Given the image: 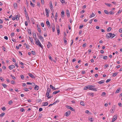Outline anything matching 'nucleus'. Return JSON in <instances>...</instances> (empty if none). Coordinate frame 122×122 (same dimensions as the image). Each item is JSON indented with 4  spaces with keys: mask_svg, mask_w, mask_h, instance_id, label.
I'll return each mask as SVG.
<instances>
[{
    "mask_svg": "<svg viewBox=\"0 0 122 122\" xmlns=\"http://www.w3.org/2000/svg\"><path fill=\"white\" fill-rule=\"evenodd\" d=\"M88 88L90 90H92L93 91H97V88H95V86L92 85H88Z\"/></svg>",
    "mask_w": 122,
    "mask_h": 122,
    "instance_id": "obj_1",
    "label": "nucleus"
},
{
    "mask_svg": "<svg viewBox=\"0 0 122 122\" xmlns=\"http://www.w3.org/2000/svg\"><path fill=\"white\" fill-rule=\"evenodd\" d=\"M115 36V35L114 34H112V33H108L106 35V37L108 38H112L114 37Z\"/></svg>",
    "mask_w": 122,
    "mask_h": 122,
    "instance_id": "obj_2",
    "label": "nucleus"
},
{
    "mask_svg": "<svg viewBox=\"0 0 122 122\" xmlns=\"http://www.w3.org/2000/svg\"><path fill=\"white\" fill-rule=\"evenodd\" d=\"M117 115H115L113 117L112 120L111 122H113L114 121L116 120L117 118Z\"/></svg>",
    "mask_w": 122,
    "mask_h": 122,
    "instance_id": "obj_3",
    "label": "nucleus"
},
{
    "mask_svg": "<svg viewBox=\"0 0 122 122\" xmlns=\"http://www.w3.org/2000/svg\"><path fill=\"white\" fill-rule=\"evenodd\" d=\"M38 37L39 39L41 40L42 42H43L44 41V40L43 37L40 35L39 36L38 35Z\"/></svg>",
    "mask_w": 122,
    "mask_h": 122,
    "instance_id": "obj_4",
    "label": "nucleus"
},
{
    "mask_svg": "<svg viewBox=\"0 0 122 122\" xmlns=\"http://www.w3.org/2000/svg\"><path fill=\"white\" fill-rule=\"evenodd\" d=\"M70 113L71 112L70 111H68L67 112L65 113L66 116V117L68 116H69V115L70 114Z\"/></svg>",
    "mask_w": 122,
    "mask_h": 122,
    "instance_id": "obj_5",
    "label": "nucleus"
},
{
    "mask_svg": "<svg viewBox=\"0 0 122 122\" xmlns=\"http://www.w3.org/2000/svg\"><path fill=\"white\" fill-rule=\"evenodd\" d=\"M15 67V66L13 65H12L9 66V67L10 70H11Z\"/></svg>",
    "mask_w": 122,
    "mask_h": 122,
    "instance_id": "obj_6",
    "label": "nucleus"
},
{
    "mask_svg": "<svg viewBox=\"0 0 122 122\" xmlns=\"http://www.w3.org/2000/svg\"><path fill=\"white\" fill-rule=\"evenodd\" d=\"M29 76L32 78H35V77L34 75L30 73H29L28 74Z\"/></svg>",
    "mask_w": 122,
    "mask_h": 122,
    "instance_id": "obj_7",
    "label": "nucleus"
},
{
    "mask_svg": "<svg viewBox=\"0 0 122 122\" xmlns=\"http://www.w3.org/2000/svg\"><path fill=\"white\" fill-rule=\"evenodd\" d=\"M45 10L46 11V15L47 16V17H48L49 16V12L48 11L47 8H46L45 9Z\"/></svg>",
    "mask_w": 122,
    "mask_h": 122,
    "instance_id": "obj_8",
    "label": "nucleus"
},
{
    "mask_svg": "<svg viewBox=\"0 0 122 122\" xmlns=\"http://www.w3.org/2000/svg\"><path fill=\"white\" fill-rule=\"evenodd\" d=\"M46 24L47 25V26L49 28L50 26V24L48 21H47L46 22Z\"/></svg>",
    "mask_w": 122,
    "mask_h": 122,
    "instance_id": "obj_9",
    "label": "nucleus"
},
{
    "mask_svg": "<svg viewBox=\"0 0 122 122\" xmlns=\"http://www.w3.org/2000/svg\"><path fill=\"white\" fill-rule=\"evenodd\" d=\"M51 44L50 42H48V44L47 45V48H49L51 46Z\"/></svg>",
    "mask_w": 122,
    "mask_h": 122,
    "instance_id": "obj_10",
    "label": "nucleus"
},
{
    "mask_svg": "<svg viewBox=\"0 0 122 122\" xmlns=\"http://www.w3.org/2000/svg\"><path fill=\"white\" fill-rule=\"evenodd\" d=\"M66 13L67 16L69 17L70 16V13L69 10H66Z\"/></svg>",
    "mask_w": 122,
    "mask_h": 122,
    "instance_id": "obj_11",
    "label": "nucleus"
},
{
    "mask_svg": "<svg viewBox=\"0 0 122 122\" xmlns=\"http://www.w3.org/2000/svg\"><path fill=\"white\" fill-rule=\"evenodd\" d=\"M33 37L35 39V40L36 41L37 40V38H36V33H33Z\"/></svg>",
    "mask_w": 122,
    "mask_h": 122,
    "instance_id": "obj_12",
    "label": "nucleus"
},
{
    "mask_svg": "<svg viewBox=\"0 0 122 122\" xmlns=\"http://www.w3.org/2000/svg\"><path fill=\"white\" fill-rule=\"evenodd\" d=\"M29 40L31 41V43H33L34 44V43L33 41V38L32 37H30L29 36Z\"/></svg>",
    "mask_w": 122,
    "mask_h": 122,
    "instance_id": "obj_13",
    "label": "nucleus"
},
{
    "mask_svg": "<svg viewBox=\"0 0 122 122\" xmlns=\"http://www.w3.org/2000/svg\"><path fill=\"white\" fill-rule=\"evenodd\" d=\"M25 13L26 17H27H27H28V20H29V18L28 15L27 14V12L26 11H25Z\"/></svg>",
    "mask_w": 122,
    "mask_h": 122,
    "instance_id": "obj_14",
    "label": "nucleus"
},
{
    "mask_svg": "<svg viewBox=\"0 0 122 122\" xmlns=\"http://www.w3.org/2000/svg\"><path fill=\"white\" fill-rule=\"evenodd\" d=\"M39 89V87L37 85H36L34 89L35 90H38Z\"/></svg>",
    "mask_w": 122,
    "mask_h": 122,
    "instance_id": "obj_15",
    "label": "nucleus"
},
{
    "mask_svg": "<svg viewBox=\"0 0 122 122\" xmlns=\"http://www.w3.org/2000/svg\"><path fill=\"white\" fill-rule=\"evenodd\" d=\"M104 82V80H102L101 81L97 82V83L99 84H102Z\"/></svg>",
    "mask_w": 122,
    "mask_h": 122,
    "instance_id": "obj_16",
    "label": "nucleus"
},
{
    "mask_svg": "<svg viewBox=\"0 0 122 122\" xmlns=\"http://www.w3.org/2000/svg\"><path fill=\"white\" fill-rule=\"evenodd\" d=\"M27 31L28 32V33H29V35H31V33L30 29H27Z\"/></svg>",
    "mask_w": 122,
    "mask_h": 122,
    "instance_id": "obj_17",
    "label": "nucleus"
},
{
    "mask_svg": "<svg viewBox=\"0 0 122 122\" xmlns=\"http://www.w3.org/2000/svg\"><path fill=\"white\" fill-rule=\"evenodd\" d=\"M38 41H40L38 39H37V40L36 41H35V44L37 45H39V41L38 42Z\"/></svg>",
    "mask_w": 122,
    "mask_h": 122,
    "instance_id": "obj_18",
    "label": "nucleus"
},
{
    "mask_svg": "<svg viewBox=\"0 0 122 122\" xmlns=\"http://www.w3.org/2000/svg\"><path fill=\"white\" fill-rule=\"evenodd\" d=\"M80 104L81 105L83 106H84L85 105V103L83 101L81 102L80 103Z\"/></svg>",
    "mask_w": 122,
    "mask_h": 122,
    "instance_id": "obj_19",
    "label": "nucleus"
},
{
    "mask_svg": "<svg viewBox=\"0 0 122 122\" xmlns=\"http://www.w3.org/2000/svg\"><path fill=\"white\" fill-rule=\"evenodd\" d=\"M50 7H51L50 9H51V8H53V5H52V2L51 1L50 2Z\"/></svg>",
    "mask_w": 122,
    "mask_h": 122,
    "instance_id": "obj_20",
    "label": "nucleus"
},
{
    "mask_svg": "<svg viewBox=\"0 0 122 122\" xmlns=\"http://www.w3.org/2000/svg\"><path fill=\"white\" fill-rule=\"evenodd\" d=\"M13 6L14 8L15 9L17 7V4L16 3H15L13 5Z\"/></svg>",
    "mask_w": 122,
    "mask_h": 122,
    "instance_id": "obj_21",
    "label": "nucleus"
},
{
    "mask_svg": "<svg viewBox=\"0 0 122 122\" xmlns=\"http://www.w3.org/2000/svg\"><path fill=\"white\" fill-rule=\"evenodd\" d=\"M88 95L89 96H92V97L94 95V93H88Z\"/></svg>",
    "mask_w": 122,
    "mask_h": 122,
    "instance_id": "obj_22",
    "label": "nucleus"
},
{
    "mask_svg": "<svg viewBox=\"0 0 122 122\" xmlns=\"http://www.w3.org/2000/svg\"><path fill=\"white\" fill-rule=\"evenodd\" d=\"M118 72H116L113 73V74L112 76L114 77L116 75H117L118 73Z\"/></svg>",
    "mask_w": 122,
    "mask_h": 122,
    "instance_id": "obj_23",
    "label": "nucleus"
},
{
    "mask_svg": "<svg viewBox=\"0 0 122 122\" xmlns=\"http://www.w3.org/2000/svg\"><path fill=\"white\" fill-rule=\"evenodd\" d=\"M44 104L43 105V106H47L48 105V103L47 102H44Z\"/></svg>",
    "mask_w": 122,
    "mask_h": 122,
    "instance_id": "obj_24",
    "label": "nucleus"
},
{
    "mask_svg": "<svg viewBox=\"0 0 122 122\" xmlns=\"http://www.w3.org/2000/svg\"><path fill=\"white\" fill-rule=\"evenodd\" d=\"M95 15V14L93 13H92V14L89 17L91 18L92 17H94Z\"/></svg>",
    "mask_w": 122,
    "mask_h": 122,
    "instance_id": "obj_25",
    "label": "nucleus"
},
{
    "mask_svg": "<svg viewBox=\"0 0 122 122\" xmlns=\"http://www.w3.org/2000/svg\"><path fill=\"white\" fill-rule=\"evenodd\" d=\"M39 41H38V42ZM39 45H38L40 47H41L42 49H43V47H42V46L41 45V44L40 42V41H39Z\"/></svg>",
    "mask_w": 122,
    "mask_h": 122,
    "instance_id": "obj_26",
    "label": "nucleus"
},
{
    "mask_svg": "<svg viewBox=\"0 0 122 122\" xmlns=\"http://www.w3.org/2000/svg\"><path fill=\"white\" fill-rule=\"evenodd\" d=\"M60 92V91L59 90L58 91H55V92H53V94H56L58 93L59 92Z\"/></svg>",
    "mask_w": 122,
    "mask_h": 122,
    "instance_id": "obj_27",
    "label": "nucleus"
},
{
    "mask_svg": "<svg viewBox=\"0 0 122 122\" xmlns=\"http://www.w3.org/2000/svg\"><path fill=\"white\" fill-rule=\"evenodd\" d=\"M50 88H51L52 89H55V87L53 86L52 85H50Z\"/></svg>",
    "mask_w": 122,
    "mask_h": 122,
    "instance_id": "obj_28",
    "label": "nucleus"
},
{
    "mask_svg": "<svg viewBox=\"0 0 122 122\" xmlns=\"http://www.w3.org/2000/svg\"><path fill=\"white\" fill-rule=\"evenodd\" d=\"M111 27H109L107 29V32L110 31L111 30Z\"/></svg>",
    "mask_w": 122,
    "mask_h": 122,
    "instance_id": "obj_29",
    "label": "nucleus"
},
{
    "mask_svg": "<svg viewBox=\"0 0 122 122\" xmlns=\"http://www.w3.org/2000/svg\"><path fill=\"white\" fill-rule=\"evenodd\" d=\"M88 85L85 86L84 88V90H86L87 89H89V88H88Z\"/></svg>",
    "mask_w": 122,
    "mask_h": 122,
    "instance_id": "obj_30",
    "label": "nucleus"
},
{
    "mask_svg": "<svg viewBox=\"0 0 122 122\" xmlns=\"http://www.w3.org/2000/svg\"><path fill=\"white\" fill-rule=\"evenodd\" d=\"M67 91H72V88H69L67 89Z\"/></svg>",
    "mask_w": 122,
    "mask_h": 122,
    "instance_id": "obj_31",
    "label": "nucleus"
},
{
    "mask_svg": "<svg viewBox=\"0 0 122 122\" xmlns=\"http://www.w3.org/2000/svg\"><path fill=\"white\" fill-rule=\"evenodd\" d=\"M30 5H31V6H32V7H34V6L35 5V4H33L31 1H30Z\"/></svg>",
    "mask_w": 122,
    "mask_h": 122,
    "instance_id": "obj_32",
    "label": "nucleus"
},
{
    "mask_svg": "<svg viewBox=\"0 0 122 122\" xmlns=\"http://www.w3.org/2000/svg\"><path fill=\"white\" fill-rule=\"evenodd\" d=\"M104 12L106 14H109V12L107 10H104Z\"/></svg>",
    "mask_w": 122,
    "mask_h": 122,
    "instance_id": "obj_33",
    "label": "nucleus"
},
{
    "mask_svg": "<svg viewBox=\"0 0 122 122\" xmlns=\"http://www.w3.org/2000/svg\"><path fill=\"white\" fill-rule=\"evenodd\" d=\"M51 91V90L49 88H48L47 89V92H49L50 93V92Z\"/></svg>",
    "mask_w": 122,
    "mask_h": 122,
    "instance_id": "obj_34",
    "label": "nucleus"
},
{
    "mask_svg": "<svg viewBox=\"0 0 122 122\" xmlns=\"http://www.w3.org/2000/svg\"><path fill=\"white\" fill-rule=\"evenodd\" d=\"M122 11V10H119L117 13L116 14V15H117L119 14V13H120Z\"/></svg>",
    "mask_w": 122,
    "mask_h": 122,
    "instance_id": "obj_35",
    "label": "nucleus"
},
{
    "mask_svg": "<svg viewBox=\"0 0 122 122\" xmlns=\"http://www.w3.org/2000/svg\"><path fill=\"white\" fill-rule=\"evenodd\" d=\"M2 85L4 88H6L7 86L5 84H4L3 83L2 84Z\"/></svg>",
    "mask_w": 122,
    "mask_h": 122,
    "instance_id": "obj_36",
    "label": "nucleus"
},
{
    "mask_svg": "<svg viewBox=\"0 0 122 122\" xmlns=\"http://www.w3.org/2000/svg\"><path fill=\"white\" fill-rule=\"evenodd\" d=\"M5 114V113H2L0 115V117H3Z\"/></svg>",
    "mask_w": 122,
    "mask_h": 122,
    "instance_id": "obj_37",
    "label": "nucleus"
},
{
    "mask_svg": "<svg viewBox=\"0 0 122 122\" xmlns=\"http://www.w3.org/2000/svg\"><path fill=\"white\" fill-rule=\"evenodd\" d=\"M120 89H118L116 91L115 93H119L120 91Z\"/></svg>",
    "mask_w": 122,
    "mask_h": 122,
    "instance_id": "obj_38",
    "label": "nucleus"
},
{
    "mask_svg": "<svg viewBox=\"0 0 122 122\" xmlns=\"http://www.w3.org/2000/svg\"><path fill=\"white\" fill-rule=\"evenodd\" d=\"M37 27L38 28L37 29V30H38V31L39 32H41V30L40 29V28H39V27H38V26L37 25Z\"/></svg>",
    "mask_w": 122,
    "mask_h": 122,
    "instance_id": "obj_39",
    "label": "nucleus"
},
{
    "mask_svg": "<svg viewBox=\"0 0 122 122\" xmlns=\"http://www.w3.org/2000/svg\"><path fill=\"white\" fill-rule=\"evenodd\" d=\"M12 100H10L8 102V103L9 105H11L12 103Z\"/></svg>",
    "mask_w": 122,
    "mask_h": 122,
    "instance_id": "obj_40",
    "label": "nucleus"
},
{
    "mask_svg": "<svg viewBox=\"0 0 122 122\" xmlns=\"http://www.w3.org/2000/svg\"><path fill=\"white\" fill-rule=\"evenodd\" d=\"M10 76L12 77V78L14 80H15V77L13 76L12 75H10Z\"/></svg>",
    "mask_w": 122,
    "mask_h": 122,
    "instance_id": "obj_41",
    "label": "nucleus"
},
{
    "mask_svg": "<svg viewBox=\"0 0 122 122\" xmlns=\"http://www.w3.org/2000/svg\"><path fill=\"white\" fill-rule=\"evenodd\" d=\"M64 12L63 11H62L61 12V16L62 17L64 16Z\"/></svg>",
    "mask_w": 122,
    "mask_h": 122,
    "instance_id": "obj_42",
    "label": "nucleus"
},
{
    "mask_svg": "<svg viewBox=\"0 0 122 122\" xmlns=\"http://www.w3.org/2000/svg\"><path fill=\"white\" fill-rule=\"evenodd\" d=\"M49 92H47L46 94V96L48 97L49 96Z\"/></svg>",
    "mask_w": 122,
    "mask_h": 122,
    "instance_id": "obj_43",
    "label": "nucleus"
},
{
    "mask_svg": "<svg viewBox=\"0 0 122 122\" xmlns=\"http://www.w3.org/2000/svg\"><path fill=\"white\" fill-rule=\"evenodd\" d=\"M106 93L105 92H103L101 95L102 96H104L105 95H106Z\"/></svg>",
    "mask_w": 122,
    "mask_h": 122,
    "instance_id": "obj_44",
    "label": "nucleus"
},
{
    "mask_svg": "<svg viewBox=\"0 0 122 122\" xmlns=\"http://www.w3.org/2000/svg\"><path fill=\"white\" fill-rule=\"evenodd\" d=\"M25 110V109H23V108H21L20 110V111L21 112H23Z\"/></svg>",
    "mask_w": 122,
    "mask_h": 122,
    "instance_id": "obj_45",
    "label": "nucleus"
},
{
    "mask_svg": "<svg viewBox=\"0 0 122 122\" xmlns=\"http://www.w3.org/2000/svg\"><path fill=\"white\" fill-rule=\"evenodd\" d=\"M31 53L34 55H35L36 54V53L34 51H31Z\"/></svg>",
    "mask_w": 122,
    "mask_h": 122,
    "instance_id": "obj_46",
    "label": "nucleus"
},
{
    "mask_svg": "<svg viewBox=\"0 0 122 122\" xmlns=\"http://www.w3.org/2000/svg\"><path fill=\"white\" fill-rule=\"evenodd\" d=\"M20 77L23 80L24 78V76L22 75H20Z\"/></svg>",
    "mask_w": 122,
    "mask_h": 122,
    "instance_id": "obj_47",
    "label": "nucleus"
},
{
    "mask_svg": "<svg viewBox=\"0 0 122 122\" xmlns=\"http://www.w3.org/2000/svg\"><path fill=\"white\" fill-rule=\"evenodd\" d=\"M85 112L86 113H87L89 114L90 113V112L88 110H86V111Z\"/></svg>",
    "mask_w": 122,
    "mask_h": 122,
    "instance_id": "obj_48",
    "label": "nucleus"
},
{
    "mask_svg": "<svg viewBox=\"0 0 122 122\" xmlns=\"http://www.w3.org/2000/svg\"><path fill=\"white\" fill-rule=\"evenodd\" d=\"M26 84L28 85H32V83L29 82H27L26 83Z\"/></svg>",
    "mask_w": 122,
    "mask_h": 122,
    "instance_id": "obj_49",
    "label": "nucleus"
},
{
    "mask_svg": "<svg viewBox=\"0 0 122 122\" xmlns=\"http://www.w3.org/2000/svg\"><path fill=\"white\" fill-rule=\"evenodd\" d=\"M37 101H38V102L39 103H41V100L40 99H39L37 100Z\"/></svg>",
    "mask_w": 122,
    "mask_h": 122,
    "instance_id": "obj_50",
    "label": "nucleus"
},
{
    "mask_svg": "<svg viewBox=\"0 0 122 122\" xmlns=\"http://www.w3.org/2000/svg\"><path fill=\"white\" fill-rule=\"evenodd\" d=\"M51 27H52V28H55V26L54 24H52L51 25Z\"/></svg>",
    "mask_w": 122,
    "mask_h": 122,
    "instance_id": "obj_51",
    "label": "nucleus"
},
{
    "mask_svg": "<svg viewBox=\"0 0 122 122\" xmlns=\"http://www.w3.org/2000/svg\"><path fill=\"white\" fill-rule=\"evenodd\" d=\"M111 80L110 79H108L106 80V82L108 83V82H109Z\"/></svg>",
    "mask_w": 122,
    "mask_h": 122,
    "instance_id": "obj_52",
    "label": "nucleus"
},
{
    "mask_svg": "<svg viewBox=\"0 0 122 122\" xmlns=\"http://www.w3.org/2000/svg\"><path fill=\"white\" fill-rule=\"evenodd\" d=\"M49 59L51 60V61H52V57H51V56H50V55H49Z\"/></svg>",
    "mask_w": 122,
    "mask_h": 122,
    "instance_id": "obj_53",
    "label": "nucleus"
},
{
    "mask_svg": "<svg viewBox=\"0 0 122 122\" xmlns=\"http://www.w3.org/2000/svg\"><path fill=\"white\" fill-rule=\"evenodd\" d=\"M37 5L39 7H40V3L39 2H37Z\"/></svg>",
    "mask_w": 122,
    "mask_h": 122,
    "instance_id": "obj_54",
    "label": "nucleus"
},
{
    "mask_svg": "<svg viewBox=\"0 0 122 122\" xmlns=\"http://www.w3.org/2000/svg\"><path fill=\"white\" fill-rule=\"evenodd\" d=\"M41 25L42 27H44V24L42 22L41 23Z\"/></svg>",
    "mask_w": 122,
    "mask_h": 122,
    "instance_id": "obj_55",
    "label": "nucleus"
},
{
    "mask_svg": "<svg viewBox=\"0 0 122 122\" xmlns=\"http://www.w3.org/2000/svg\"><path fill=\"white\" fill-rule=\"evenodd\" d=\"M107 56H104L103 57V59L106 60L107 59Z\"/></svg>",
    "mask_w": 122,
    "mask_h": 122,
    "instance_id": "obj_56",
    "label": "nucleus"
},
{
    "mask_svg": "<svg viewBox=\"0 0 122 122\" xmlns=\"http://www.w3.org/2000/svg\"><path fill=\"white\" fill-rule=\"evenodd\" d=\"M24 90L26 91H29L28 90V89L27 88H25L24 89Z\"/></svg>",
    "mask_w": 122,
    "mask_h": 122,
    "instance_id": "obj_57",
    "label": "nucleus"
},
{
    "mask_svg": "<svg viewBox=\"0 0 122 122\" xmlns=\"http://www.w3.org/2000/svg\"><path fill=\"white\" fill-rule=\"evenodd\" d=\"M1 109L3 111H4L5 110L6 108L5 107H3Z\"/></svg>",
    "mask_w": 122,
    "mask_h": 122,
    "instance_id": "obj_58",
    "label": "nucleus"
},
{
    "mask_svg": "<svg viewBox=\"0 0 122 122\" xmlns=\"http://www.w3.org/2000/svg\"><path fill=\"white\" fill-rule=\"evenodd\" d=\"M90 120L91 122H92L94 120L93 119V118H91L90 119Z\"/></svg>",
    "mask_w": 122,
    "mask_h": 122,
    "instance_id": "obj_59",
    "label": "nucleus"
},
{
    "mask_svg": "<svg viewBox=\"0 0 122 122\" xmlns=\"http://www.w3.org/2000/svg\"><path fill=\"white\" fill-rule=\"evenodd\" d=\"M70 109L71 110V111H75V110L74 109V108H72L71 107L70 108Z\"/></svg>",
    "mask_w": 122,
    "mask_h": 122,
    "instance_id": "obj_60",
    "label": "nucleus"
},
{
    "mask_svg": "<svg viewBox=\"0 0 122 122\" xmlns=\"http://www.w3.org/2000/svg\"><path fill=\"white\" fill-rule=\"evenodd\" d=\"M109 14L111 15H112L114 14V13L112 11L109 12Z\"/></svg>",
    "mask_w": 122,
    "mask_h": 122,
    "instance_id": "obj_61",
    "label": "nucleus"
},
{
    "mask_svg": "<svg viewBox=\"0 0 122 122\" xmlns=\"http://www.w3.org/2000/svg\"><path fill=\"white\" fill-rule=\"evenodd\" d=\"M66 107L68 109H70V108L71 107L69 106H66Z\"/></svg>",
    "mask_w": 122,
    "mask_h": 122,
    "instance_id": "obj_62",
    "label": "nucleus"
},
{
    "mask_svg": "<svg viewBox=\"0 0 122 122\" xmlns=\"http://www.w3.org/2000/svg\"><path fill=\"white\" fill-rule=\"evenodd\" d=\"M76 59H75V58H74L72 59V62H75V61H76Z\"/></svg>",
    "mask_w": 122,
    "mask_h": 122,
    "instance_id": "obj_63",
    "label": "nucleus"
},
{
    "mask_svg": "<svg viewBox=\"0 0 122 122\" xmlns=\"http://www.w3.org/2000/svg\"><path fill=\"white\" fill-rule=\"evenodd\" d=\"M119 32L120 33H121L122 32V29H120L119 30Z\"/></svg>",
    "mask_w": 122,
    "mask_h": 122,
    "instance_id": "obj_64",
    "label": "nucleus"
}]
</instances>
